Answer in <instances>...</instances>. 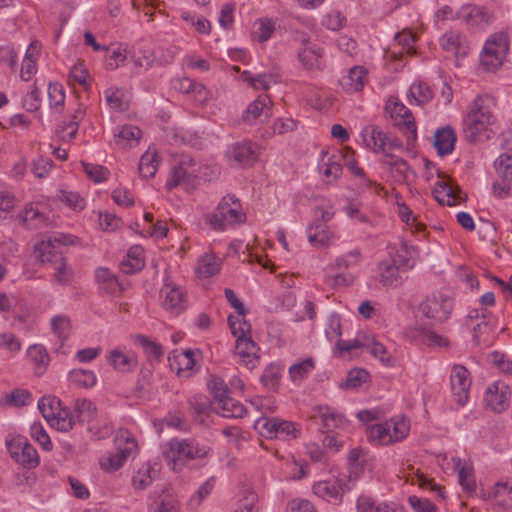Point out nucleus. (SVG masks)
I'll return each mask as SVG.
<instances>
[{"label":"nucleus","mask_w":512,"mask_h":512,"mask_svg":"<svg viewBox=\"0 0 512 512\" xmlns=\"http://www.w3.org/2000/svg\"><path fill=\"white\" fill-rule=\"evenodd\" d=\"M495 123V116L488 107L484 105L482 96H477L469 105L467 114L463 120V132L465 139L470 143L480 141L486 136L490 126Z\"/></svg>","instance_id":"f257e3e1"},{"label":"nucleus","mask_w":512,"mask_h":512,"mask_svg":"<svg viewBox=\"0 0 512 512\" xmlns=\"http://www.w3.org/2000/svg\"><path fill=\"white\" fill-rule=\"evenodd\" d=\"M310 419L326 430V435L323 439V446L325 448H339L344 445L340 439V435L334 432V429H343L348 425V420L344 415L338 413L334 408L329 406H316L312 409Z\"/></svg>","instance_id":"f03ea898"},{"label":"nucleus","mask_w":512,"mask_h":512,"mask_svg":"<svg viewBox=\"0 0 512 512\" xmlns=\"http://www.w3.org/2000/svg\"><path fill=\"white\" fill-rule=\"evenodd\" d=\"M246 214L242 210L241 203L234 195H227L222 198L209 223L214 230L223 231L227 227L244 223Z\"/></svg>","instance_id":"7ed1b4c3"},{"label":"nucleus","mask_w":512,"mask_h":512,"mask_svg":"<svg viewBox=\"0 0 512 512\" xmlns=\"http://www.w3.org/2000/svg\"><path fill=\"white\" fill-rule=\"evenodd\" d=\"M410 431V421L405 416H396L385 423L368 427V438L379 445H389L404 439Z\"/></svg>","instance_id":"20e7f679"},{"label":"nucleus","mask_w":512,"mask_h":512,"mask_svg":"<svg viewBox=\"0 0 512 512\" xmlns=\"http://www.w3.org/2000/svg\"><path fill=\"white\" fill-rule=\"evenodd\" d=\"M71 236L60 234L39 241L34 247L37 259L47 266L65 258L66 246L72 244Z\"/></svg>","instance_id":"39448f33"},{"label":"nucleus","mask_w":512,"mask_h":512,"mask_svg":"<svg viewBox=\"0 0 512 512\" xmlns=\"http://www.w3.org/2000/svg\"><path fill=\"white\" fill-rule=\"evenodd\" d=\"M509 50L507 33H495L487 40L481 55V64L487 71H494L502 64V60Z\"/></svg>","instance_id":"423d86ee"},{"label":"nucleus","mask_w":512,"mask_h":512,"mask_svg":"<svg viewBox=\"0 0 512 512\" xmlns=\"http://www.w3.org/2000/svg\"><path fill=\"white\" fill-rule=\"evenodd\" d=\"M419 310L423 316L436 323H442L449 318L453 310V300L441 292L433 293L420 304Z\"/></svg>","instance_id":"0eeeda50"},{"label":"nucleus","mask_w":512,"mask_h":512,"mask_svg":"<svg viewBox=\"0 0 512 512\" xmlns=\"http://www.w3.org/2000/svg\"><path fill=\"white\" fill-rule=\"evenodd\" d=\"M510 395L509 386L497 381L487 387L484 402L492 411L501 413L508 408Z\"/></svg>","instance_id":"6e6552de"},{"label":"nucleus","mask_w":512,"mask_h":512,"mask_svg":"<svg viewBox=\"0 0 512 512\" xmlns=\"http://www.w3.org/2000/svg\"><path fill=\"white\" fill-rule=\"evenodd\" d=\"M391 117L396 125L406 135L408 142L417 138V127L412 112L402 103L395 102L390 109Z\"/></svg>","instance_id":"1a4fd4ad"},{"label":"nucleus","mask_w":512,"mask_h":512,"mask_svg":"<svg viewBox=\"0 0 512 512\" xmlns=\"http://www.w3.org/2000/svg\"><path fill=\"white\" fill-rule=\"evenodd\" d=\"M469 371L461 365H455L451 374V388L458 404L464 405L468 401L471 380Z\"/></svg>","instance_id":"9d476101"},{"label":"nucleus","mask_w":512,"mask_h":512,"mask_svg":"<svg viewBox=\"0 0 512 512\" xmlns=\"http://www.w3.org/2000/svg\"><path fill=\"white\" fill-rule=\"evenodd\" d=\"M263 428L270 437L283 440L296 439L300 435V430L296 424L291 421L281 420L279 418H264Z\"/></svg>","instance_id":"9b49d317"},{"label":"nucleus","mask_w":512,"mask_h":512,"mask_svg":"<svg viewBox=\"0 0 512 512\" xmlns=\"http://www.w3.org/2000/svg\"><path fill=\"white\" fill-rule=\"evenodd\" d=\"M344 486H346V482L343 480H324L314 484L313 492L328 502L339 504L342 501Z\"/></svg>","instance_id":"f8f14e48"},{"label":"nucleus","mask_w":512,"mask_h":512,"mask_svg":"<svg viewBox=\"0 0 512 512\" xmlns=\"http://www.w3.org/2000/svg\"><path fill=\"white\" fill-rule=\"evenodd\" d=\"M161 292L165 295L163 306L166 310L177 315L186 309V292L182 288L166 284Z\"/></svg>","instance_id":"ddd939ff"},{"label":"nucleus","mask_w":512,"mask_h":512,"mask_svg":"<svg viewBox=\"0 0 512 512\" xmlns=\"http://www.w3.org/2000/svg\"><path fill=\"white\" fill-rule=\"evenodd\" d=\"M205 455V450H166L164 459L172 470L180 471L191 460Z\"/></svg>","instance_id":"4468645a"},{"label":"nucleus","mask_w":512,"mask_h":512,"mask_svg":"<svg viewBox=\"0 0 512 512\" xmlns=\"http://www.w3.org/2000/svg\"><path fill=\"white\" fill-rule=\"evenodd\" d=\"M363 141L366 146L375 153H383L386 155L388 136L375 125H368L362 130Z\"/></svg>","instance_id":"2eb2a0df"},{"label":"nucleus","mask_w":512,"mask_h":512,"mask_svg":"<svg viewBox=\"0 0 512 512\" xmlns=\"http://www.w3.org/2000/svg\"><path fill=\"white\" fill-rule=\"evenodd\" d=\"M366 76L367 70L364 67L354 66L341 77L339 84L348 93L359 92L364 88Z\"/></svg>","instance_id":"dca6fc26"},{"label":"nucleus","mask_w":512,"mask_h":512,"mask_svg":"<svg viewBox=\"0 0 512 512\" xmlns=\"http://www.w3.org/2000/svg\"><path fill=\"white\" fill-rule=\"evenodd\" d=\"M194 180L195 176L192 173H189L184 168L183 162H181L172 168L165 186L167 190L171 191L172 189L183 185L187 191H190L194 188Z\"/></svg>","instance_id":"f3484780"},{"label":"nucleus","mask_w":512,"mask_h":512,"mask_svg":"<svg viewBox=\"0 0 512 512\" xmlns=\"http://www.w3.org/2000/svg\"><path fill=\"white\" fill-rule=\"evenodd\" d=\"M107 360L116 371L121 373L131 372L138 365V359L135 355L126 354L119 349L110 351Z\"/></svg>","instance_id":"a211bd4d"},{"label":"nucleus","mask_w":512,"mask_h":512,"mask_svg":"<svg viewBox=\"0 0 512 512\" xmlns=\"http://www.w3.org/2000/svg\"><path fill=\"white\" fill-rule=\"evenodd\" d=\"M455 142L456 134L450 126L438 129L434 135V147L440 156L451 154L454 150Z\"/></svg>","instance_id":"6ab92c4d"},{"label":"nucleus","mask_w":512,"mask_h":512,"mask_svg":"<svg viewBox=\"0 0 512 512\" xmlns=\"http://www.w3.org/2000/svg\"><path fill=\"white\" fill-rule=\"evenodd\" d=\"M157 464L144 463L132 477V486L135 490H144L150 486L158 476Z\"/></svg>","instance_id":"aec40b11"},{"label":"nucleus","mask_w":512,"mask_h":512,"mask_svg":"<svg viewBox=\"0 0 512 512\" xmlns=\"http://www.w3.org/2000/svg\"><path fill=\"white\" fill-rule=\"evenodd\" d=\"M378 279L386 287L397 286L401 283L399 267L395 261H382L378 264Z\"/></svg>","instance_id":"412c9836"},{"label":"nucleus","mask_w":512,"mask_h":512,"mask_svg":"<svg viewBox=\"0 0 512 512\" xmlns=\"http://www.w3.org/2000/svg\"><path fill=\"white\" fill-rule=\"evenodd\" d=\"M308 231L309 242L316 247L329 246L334 237L329 227L323 222H317L311 225Z\"/></svg>","instance_id":"4be33fe9"},{"label":"nucleus","mask_w":512,"mask_h":512,"mask_svg":"<svg viewBox=\"0 0 512 512\" xmlns=\"http://www.w3.org/2000/svg\"><path fill=\"white\" fill-rule=\"evenodd\" d=\"M153 512H179V501L170 486L161 488Z\"/></svg>","instance_id":"5701e85b"},{"label":"nucleus","mask_w":512,"mask_h":512,"mask_svg":"<svg viewBox=\"0 0 512 512\" xmlns=\"http://www.w3.org/2000/svg\"><path fill=\"white\" fill-rule=\"evenodd\" d=\"M433 196L442 205L452 206L458 201L456 189L448 180L438 181L433 189Z\"/></svg>","instance_id":"b1692460"},{"label":"nucleus","mask_w":512,"mask_h":512,"mask_svg":"<svg viewBox=\"0 0 512 512\" xmlns=\"http://www.w3.org/2000/svg\"><path fill=\"white\" fill-rule=\"evenodd\" d=\"M96 279L103 290L110 295L121 294L122 285L118 278L107 268L100 267L96 270Z\"/></svg>","instance_id":"393cba45"},{"label":"nucleus","mask_w":512,"mask_h":512,"mask_svg":"<svg viewBox=\"0 0 512 512\" xmlns=\"http://www.w3.org/2000/svg\"><path fill=\"white\" fill-rule=\"evenodd\" d=\"M271 99L268 95H261L247 107L243 119L247 122L256 120L262 113L266 117L271 116Z\"/></svg>","instance_id":"a878e982"},{"label":"nucleus","mask_w":512,"mask_h":512,"mask_svg":"<svg viewBox=\"0 0 512 512\" xmlns=\"http://www.w3.org/2000/svg\"><path fill=\"white\" fill-rule=\"evenodd\" d=\"M383 165L389 168L391 175L396 181L402 182L407 179V173L410 167L403 158L396 157L391 153H386Z\"/></svg>","instance_id":"bb28decb"},{"label":"nucleus","mask_w":512,"mask_h":512,"mask_svg":"<svg viewBox=\"0 0 512 512\" xmlns=\"http://www.w3.org/2000/svg\"><path fill=\"white\" fill-rule=\"evenodd\" d=\"M236 354L240 357L243 363L249 365L253 360L257 359V352L259 347L252 340V337L236 339Z\"/></svg>","instance_id":"cd10ccee"},{"label":"nucleus","mask_w":512,"mask_h":512,"mask_svg":"<svg viewBox=\"0 0 512 512\" xmlns=\"http://www.w3.org/2000/svg\"><path fill=\"white\" fill-rule=\"evenodd\" d=\"M130 455V450H117L110 452L99 460L100 467L106 472L119 470Z\"/></svg>","instance_id":"c85d7f7f"},{"label":"nucleus","mask_w":512,"mask_h":512,"mask_svg":"<svg viewBox=\"0 0 512 512\" xmlns=\"http://www.w3.org/2000/svg\"><path fill=\"white\" fill-rule=\"evenodd\" d=\"M39 53V45L37 42H32L27 49L25 58L22 63L20 76L24 81H29L37 71V55Z\"/></svg>","instance_id":"c756f323"},{"label":"nucleus","mask_w":512,"mask_h":512,"mask_svg":"<svg viewBox=\"0 0 512 512\" xmlns=\"http://www.w3.org/2000/svg\"><path fill=\"white\" fill-rule=\"evenodd\" d=\"M160 163V157L158 153L154 150H148L144 153L139 161V174L142 178H152L155 176L158 165Z\"/></svg>","instance_id":"7c9ffc66"},{"label":"nucleus","mask_w":512,"mask_h":512,"mask_svg":"<svg viewBox=\"0 0 512 512\" xmlns=\"http://www.w3.org/2000/svg\"><path fill=\"white\" fill-rule=\"evenodd\" d=\"M49 268L53 271V282L59 285H69L74 279V271L68 265L66 257L59 262H54Z\"/></svg>","instance_id":"2f4dec72"},{"label":"nucleus","mask_w":512,"mask_h":512,"mask_svg":"<svg viewBox=\"0 0 512 512\" xmlns=\"http://www.w3.org/2000/svg\"><path fill=\"white\" fill-rule=\"evenodd\" d=\"M366 452L367 450H350L348 454V463L350 466L349 479H351L352 476L355 478L358 477L361 472L370 467Z\"/></svg>","instance_id":"473e14b6"},{"label":"nucleus","mask_w":512,"mask_h":512,"mask_svg":"<svg viewBox=\"0 0 512 512\" xmlns=\"http://www.w3.org/2000/svg\"><path fill=\"white\" fill-rule=\"evenodd\" d=\"M218 408L217 413L225 418H241L246 414V408L230 396L226 399H220Z\"/></svg>","instance_id":"72a5a7b5"},{"label":"nucleus","mask_w":512,"mask_h":512,"mask_svg":"<svg viewBox=\"0 0 512 512\" xmlns=\"http://www.w3.org/2000/svg\"><path fill=\"white\" fill-rule=\"evenodd\" d=\"M230 154L231 158L240 165H249L255 161V153L249 142L236 143Z\"/></svg>","instance_id":"f704fd0d"},{"label":"nucleus","mask_w":512,"mask_h":512,"mask_svg":"<svg viewBox=\"0 0 512 512\" xmlns=\"http://www.w3.org/2000/svg\"><path fill=\"white\" fill-rule=\"evenodd\" d=\"M220 271V264L214 255L205 254L197 263L196 273L200 278H209Z\"/></svg>","instance_id":"c9c22d12"},{"label":"nucleus","mask_w":512,"mask_h":512,"mask_svg":"<svg viewBox=\"0 0 512 512\" xmlns=\"http://www.w3.org/2000/svg\"><path fill=\"white\" fill-rule=\"evenodd\" d=\"M11 458L25 469H33L39 465L37 450H10Z\"/></svg>","instance_id":"e433bc0d"},{"label":"nucleus","mask_w":512,"mask_h":512,"mask_svg":"<svg viewBox=\"0 0 512 512\" xmlns=\"http://www.w3.org/2000/svg\"><path fill=\"white\" fill-rule=\"evenodd\" d=\"M329 325L331 329L333 330V334L338 337L339 339L336 342L337 348L343 352V351H351L353 349H359L363 347V344L360 340L355 339L351 341H344L341 337V323L337 316H332L329 320Z\"/></svg>","instance_id":"4c0bfd02"},{"label":"nucleus","mask_w":512,"mask_h":512,"mask_svg":"<svg viewBox=\"0 0 512 512\" xmlns=\"http://www.w3.org/2000/svg\"><path fill=\"white\" fill-rule=\"evenodd\" d=\"M38 408L46 421L50 422L56 414H61V401L55 396H44L39 400Z\"/></svg>","instance_id":"58836bf2"},{"label":"nucleus","mask_w":512,"mask_h":512,"mask_svg":"<svg viewBox=\"0 0 512 512\" xmlns=\"http://www.w3.org/2000/svg\"><path fill=\"white\" fill-rule=\"evenodd\" d=\"M458 468L459 483L463 490L468 494L472 495L476 492V482L472 477V468L468 466H461V459H457L455 463Z\"/></svg>","instance_id":"ea45409f"},{"label":"nucleus","mask_w":512,"mask_h":512,"mask_svg":"<svg viewBox=\"0 0 512 512\" xmlns=\"http://www.w3.org/2000/svg\"><path fill=\"white\" fill-rule=\"evenodd\" d=\"M464 11V19L471 25L479 26L488 23L490 20V14L484 7L469 5L464 8Z\"/></svg>","instance_id":"a19ab883"},{"label":"nucleus","mask_w":512,"mask_h":512,"mask_svg":"<svg viewBox=\"0 0 512 512\" xmlns=\"http://www.w3.org/2000/svg\"><path fill=\"white\" fill-rule=\"evenodd\" d=\"M69 380L82 388H91L96 384V376L93 371L85 369H74L69 372Z\"/></svg>","instance_id":"79ce46f5"},{"label":"nucleus","mask_w":512,"mask_h":512,"mask_svg":"<svg viewBox=\"0 0 512 512\" xmlns=\"http://www.w3.org/2000/svg\"><path fill=\"white\" fill-rule=\"evenodd\" d=\"M314 368L315 362L313 358H306L299 363L293 364L289 368L290 378L293 382L302 381L307 378V376L310 374V372H312V370H314Z\"/></svg>","instance_id":"37998d69"},{"label":"nucleus","mask_w":512,"mask_h":512,"mask_svg":"<svg viewBox=\"0 0 512 512\" xmlns=\"http://www.w3.org/2000/svg\"><path fill=\"white\" fill-rule=\"evenodd\" d=\"M31 398V393L28 390L16 388L5 396L4 400H2V404L6 406L23 407L31 402Z\"/></svg>","instance_id":"c03bdc74"},{"label":"nucleus","mask_w":512,"mask_h":512,"mask_svg":"<svg viewBox=\"0 0 512 512\" xmlns=\"http://www.w3.org/2000/svg\"><path fill=\"white\" fill-rule=\"evenodd\" d=\"M188 402L195 416L200 419V422H203L204 417L208 416L211 411L210 399L205 395H196Z\"/></svg>","instance_id":"a18cd8bd"},{"label":"nucleus","mask_w":512,"mask_h":512,"mask_svg":"<svg viewBox=\"0 0 512 512\" xmlns=\"http://www.w3.org/2000/svg\"><path fill=\"white\" fill-rule=\"evenodd\" d=\"M228 324L231 329L232 334L236 337V339L247 338L251 336V325L244 318H240V316L230 315L228 317Z\"/></svg>","instance_id":"49530a36"},{"label":"nucleus","mask_w":512,"mask_h":512,"mask_svg":"<svg viewBox=\"0 0 512 512\" xmlns=\"http://www.w3.org/2000/svg\"><path fill=\"white\" fill-rule=\"evenodd\" d=\"M194 352L192 350L182 351L181 353L173 356V362L170 363L172 369L177 364L176 370L178 374L184 371H190L195 366Z\"/></svg>","instance_id":"de8ad7c7"},{"label":"nucleus","mask_w":512,"mask_h":512,"mask_svg":"<svg viewBox=\"0 0 512 512\" xmlns=\"http://www.w3.org/2000/svg\"><path fill=\"white\" fill-rule=\"evenodd\" d=\"M494 496L502 498L498 501L497 506L503 510L512 509V485L509 486L507 482H498L494 487Z\"/></svg>","instance_id":"09e8293b"},{"label":"nucleus","mask_w":512,"mask_h":512,"mask_svg":"<svg viewBox=\"0 0 512 512\" xmlns=\"http://www.w3.org/2000/svg\"><path fill=\"white\" fill-rule=\"evenodd\" d=\"M74 410L79 422L91 421L96 417L97 409L88 399H78L75 402Z\"/></svg>","instance_id":"8fccbe9b"},{"label":"nucleus","mask_w":512,"mask_h":512,"mask_svg":"<svg viewBox=\"0 0 512 512\" xmlns=\"http://www.w3.org/2000/svg\"><path fill=\"white\" fill-rule=\"evenodd\" d=\"M322 49L306 47L298 55L300 61L307 69L318 68L322 57Z\"/></svg>","instance_id":"3c124183"},{"label":"nucleus","mask_w":512,"mask_h":512,"mask_svg":"<svg viewBox=\"0 0 512 512\" xmlns=\"http://www.w3.org/2000/svg\"><path fill=\"white\" fill-rule=\"evenodd\" d=\"M494 166L503 182L512 183V155L501 154L495 161Z\"/></svg>","instance_id":"603ef678"},{"label":"nucleus","mask_w":512,"mask_h":512,"mask_svg":"<svg viewBox=\"0 0 512 512\" xmlns=\"http://www.w3.org/2000/svg\"><path fill=\"white\" fill-rule=\"evenodd\" d=\"M27 356L39 368H45L49 363V355L46 349L39 344L31 345L27 350Z\"/></svg>","instance_id":"864d4df0"},{"label":"nucleus","mask_w":512,"mask_h":512,"mask_svg":"<svg viewBox=\"0 0 512 512\" xmlns=\"http://www.w3.org/2000/svg\"><path fill=\"white\" fill-rule=\"evenodd\" d=\"M18 218L21 224L27 228H36L38 222H43L45 220L44 215L33 207L26 208L18 215Z\"/></svg>","instance_id":"5fc2aeb1"},{"label":"nucleus","mask_w":512,"mask_h":512,"mask_svg":"<svg viewBox=\"0 0 512 512\" xmlns=\"http://www.w3.org/2000/svg\"><path fill=\"white\" fill-rule=\"evenodd\" d=\"M369 373L365 369L355 368L352 369L347 376L344 387L346 388H358L363 383L367 382Z\"/></svg>","instance_id":"6e6d98bb"},{"label":"nucleus","mask_w":512,"mask_h":512,"mask_svg":"<svg viewBox=\"0 0 512 512\" xmlns=\"http://www.w3.org/2000/svg\"><path fill=\"white\" fill-rule=\"evenodd\" d=\"M82 166L87 176L96 183L103 182L107 179L109 171L101 165L89 164L82 162Z\"/></svg>","instance_id":"4d7b16f0"},{"label":"nucleus","mask_w":512,"mask_h":512,"mask_svg":"<svg viewBox=\"0 0 512 512\" xmlns=\"http://www.w3.org/2000/svg\"><path fill=\"white\" fill-rule=\"evenodd\" d=\"M410 96L417 105H420L431 100L433 93L432 90L424 84H414L410 88Z\"/></svg>","instance_id":"13d9d810"},{"label":"nucleus","mask_w":512,"mask_h":512,"mask_svg":"<svg viewBox=\"0 0 512 512\" xmlns=\"http://www.w3.org/2000/svg\"><path fill=\"white\" fill-rule=\"evenodd\" d=\"M52 329L61 340H66L70 334V320L66 316H55L52 319Z\"/></svg>","instance_id":"bf43d9fd"},{"label":"nucleus","mask_w":512,"mask_h":512,"mask_svg":"<svg viewBox=\"0 0 512 512\" xmlns=\"http://www.w3.org/2000/svg\"><path fill=\"white\" fill-rule=\"evenodd\" d=\"M345 22V17L339 11H333L326 14L321 21L323 26L332 31H338L343 28Z\"/></svg>","instance_id":"052dcab7"},{"label":"nucleus","mask_w":512,"mask_h":512,"mask_svg":"<svg viewBox=\"0 0 512 512\" xmlns=\"http://www.w3.org/2000/svg\"><path fill=\"white\" fill-rule=\"evenodd\" d=\"M440 44L443 49L458 53L461 48L460 34L455 31H449L441 37Z\"/></svg>","instance_id":"680f3d73"},{"label":"nucleus","mask_w":512,"mask_h":512,"mask_svg":"<svg viewBox=\"0 0 512 512\" xmlns=\"http://www.w3.org/2000/svg\"><path fill=\"white\" fill-rule=\"evenodd\" d=\"M114 443L117 448H123L124 446H128V448H138V443L133 434L124 428L117 430Z\"/></svg>","instance_id":"e2e57ef3"},{"label":"nucleus","mask_w":512,"mask_h":512,"mask_svg":"<svg viewBox=\"0 0 512 512\" xmlns=\"http://www.w3.org/2000/svg\"><path fill=\"white\" fill-rule=\"evenodd\" d=\"M261 382L270 390H276L280 382V372L277 367L266 368L261 376Z\"/></svg>","instance_id":"0e129e2a"},{"label":"nucleus","mask_w":512,"mask_h":512,"mask_svg":"<svg viewBox=\"0 0 512 512\" xmlns=\"http://www.w3.org/2000/svg\"><path fill=\"white\" fill-rule=\"evenodd\" d=\"M136 339L147 355L153 356L155 359H160L162 357L163 349L159 344L140 334L136 336Z\"/></svg>","instance_id":"69168bd1"},{"label":"nucleus","mask_w":512,"mask_h":512,"mask_svg":"<svg viewBox=\"0 0 512 512\" xmlns=\"http://www.w3.org/2000/svg\"><path fill=\"white\" fill-rule=\"evenodd\" d=\"M58 198L73 209L81 210L85 206L84 199L76 192L61 190L58 194Z\"/></svg>","instance_id":"338daca9"},{"label":"nucleus","mask_w":512,"mask_h":512,"mask_svg":"<svg viewBox=\"0 0 512 512\" xmlns=\"http://www.w3.org/2000/svg\"><path fill=\"white\" fill-rule=\"evenodd\" d=\"M410 506L415 512H435L436 506L428 499L410 496L408 498Z\"/></svg>","instance_id":"774afa93"}]
</instances>
